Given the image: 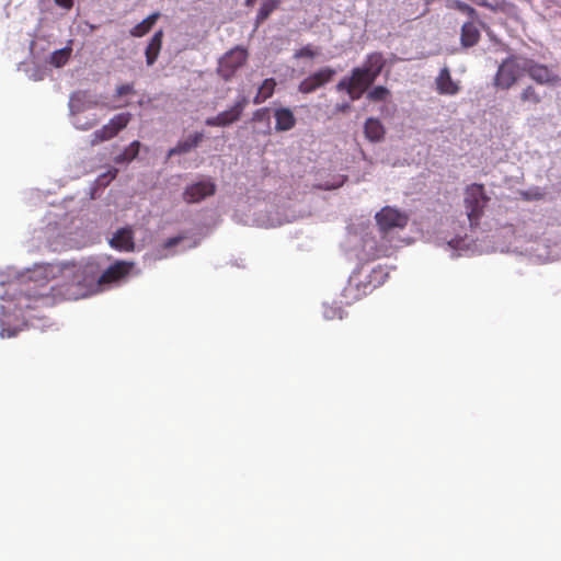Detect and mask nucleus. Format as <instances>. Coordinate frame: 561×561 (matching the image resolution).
Instances as JSON below:
<instances>
[{
  "instance_id": "1",
  "label": "nucleus",
  "mask_w": 561,
  "mask_h": 561,
  "mask_svg": "<svg viewBox=\"0 0 561 561\" xmlns=\"http://www.w3.org/2000/svg\"><path fill=\"white\" fill-rule=\"evenodd\" d=\"M134 264L118 261L100 274L93 261L87 263H65L35 265L28 271L27 282H10L7 291L0 296V336L12 337L18 328L11 327L12 320L27 319L24 309L48 306L51 298L77 300L93 293L104 290L125 277Z\"/></svg>"
},
{
  "instance_id": "2",
  "label": "nucleus",
  "mask_w": 561,
  "mask_h": 561,
  "mask_svg": "<svg viewBox=\"0 0 561 561\" xmlns=\"http://www.w3.org/2000/svg\"><path fill=\"white\" fill-rule=\"evenodd\" d=\"M405 244L404 239L385 238L382 233L378 236L370 227H360L358 230L350 231L344 243V251L350 260L358 262H368L383 256H390L392 253Z\"/></svg>"
},
{
  "instance_id": "3",
  "label": "nucleus",
  "mask_w": 561,
  "mask_h": 561,
  "mask_svg": "<svg viewBox=\"0 0 561 561\" xmlns=\"http://www.w3.org/2000/svg\"><path fill=\"white\" fill-rule=\"evenodd\" d=\"M99 104L94 95L87 91H77L69 99V112L72 125L80 130H88L96 125L99 116L91 114L88 119H83V114L91 112Z\"/></svg>"
},
{
  "instance_id": "4",
  "label": "nucleus",
  "mask_w": 561,
  "mask_h": 561,
  "mask_svg": "<svg viewBox=\"0 0 561 561\" xmlns=\"http://www.w3.org/2000/svg\"><path fill=\"white\" fill-rule=\"evenodd\" d=\"M375 218L379 227V233H382L385 238L392 239L393 242L401 239L397 236L398 230L403 229L409 221L408 214L390 206H385L375 215Z\"/></svg>"
},
{
  "instance_id": "5",
  "label": "nucleus",
  "mask_w": 561,
  "mask_h": 561,
  "mask_svg": "<svg viewBox=\"0 0 561 561\" xmlns=\"http://www.w3.org/2000/svg\"><path fill=\"white\" fill-rule=\"evenodd\" d=\"M527 58L523 56H511L502 61L495 75L494 84L496 88L507 90L526 72Z\"/></svg>"
},
{
  "instance_id": "6",
  "label": "nucleus",
  "mask_w": 561,
  "mask_h": 561,
  "mask_svg": "<svg viewBox=\"0 0 561 561\" xmlns=\"http://www.w3.org/2000/svg\"><path fill=\"white\" fill-rule=\"evenodd\" d=\"M486 201L488 198L482 185L472 184L467 187L463 202L467 211V218L471 227L476 225L480 218Z\"/></svg>"
},
{
  "instance_id": "7",
  "label": "nucleus",
  "mask_w": 561,
  "mask_h": 561,
  "mask_svg": "<svg viewBox=\"0 0 561 561\" xmlns=\"http://www.w3.org/2000/svg\"><path fill=\"white\" fill-rule=\"evenodd\" d=\"M131 119V114L119 113L115 115L110 122L102 128L95 130L91 135V145L95 146L100 142L114 138L121 130H123Z\"/></svg>"
},
{
  "instance_id": "8",
  "label": "nucleus",
  "mask_w": 561,
  "mask_h": 561,
  "mask_svg": "<svg viewBox=\"0 0 561 561\" xmlns=\"http://www.w3.org/2000/svg\"><path fill=\"white\" fill-rule=\"evenodd\" d=\"M248 98L240 94L233 106L227 111L219 113L217 116L208 117L205 123L208 126H228L238 121L248 105Z\"/></svg>"
},
{
  "instance_id": "9",
  "label": "nucleus",
  "mask_w": 561,
  "mask_h": 561,
  "mask_svg": "<svg viewBox=\"0 0 561 561\" xmlns=\"http://www.w3.org/2000/svg\"><path fill=\"white\" fill-rule=\"evenodd\" d=\"M247 50L241 47H236L228 51L219 60V72L225 79H229L233 72L240 68L247 60Z\"/></svg>"
},
{
  "instance_id": "10",
  "label": "nucleus",
  "mask_w": 561,
  "mask_h": 561,
  "mask_svg": "<svg viewBox=\"0 0 561 561\" xmlns=\"http://www.w3.org/2000/svg\"><path fill=\"white\" fill-rule=\"evenodd\" d=\"M526 72L534 81L542 85H554L560 80L558 73H556L548 66L538 64L535 60L528 58Z\"/></svg>"
},
{
  "instance_id": "11",
  "label": "nucleus",
  "mask_w": 561,
  "mask_h": 561,
  "mask_svg": "<svg viewBox=\"0 0 561 561\" xmlns=\"http://www.w3.org/2000/svg\"><path fill=\"white\" fill-rule=\"evenodd\" d=\"M216 185L209 179H203L187 186L183 193V198L187 203H198L207 196L214 195Z\"/></svg>"
},
{
  "instance_id": "12",
  "label": "nucleus",
  "mask_w": 561,
  "mask_h": 561,
  "mask_svg": "<svg viewBox=\"0 0 561 561\" xmlns=\"http://www.w3.org/2000/svg\"><path fill=\"white\" fill-rule=\"evenodd\" d=\"M335 75V70L325 67L309 76L305 80H302L298 87L299 92L308 94L316 91L318 88L322 87L327 82H329L333 76Z\"/></svg>"
},
{
  "instance_id": "13",
  "label": "nucleus",
  "mask_w": 561,
  "mask_h": 561,
  "mask_svg": "<svg viewBox=\"0 0 561 561\" xmlns=\"http://www.w3.org/2000/svg\"><path fill=\"white\" fill-rule=\"evenodd\" d=\"M186 240L183 236H178L168 239L162 245L157 247L150 253L145 255L146 262H157L163 259H168L176 253L173 249L180 244H183Z\"/></svg>"
},
{
  "instance_id": "14",
  "label": "nucleus",
  "mask_w": 561,
  "mask_h": 561,
  "mask_svg": "<svg viewBox=\"0 0 561 561\" xmlns=\"http://www.w3.org/2000/svg\"><path fill=\"white\" fill-rule=\"evenodd\" d=\"M435 82L436 89L440 94L455 95L459 91L458 83L453 80L447 67L439 71Z\"/></svg>"
},
{
  "instance_id": "15",
  "label": "nucleus",
  "mask_w": 561,
  "mask_h": 561,
  "mask_svg": "<svg viewBox=\"0 0 561 561\" xmlns=\"http://www.w3.org/2000/svg\"><path fill=\"white\" fill-rule=\"evenodd\" d=\"M110 244L112 248L119 251H133L135 244L131 229H118L111 238Z\"/></svg>"
},
{
  "instance_id": "16",
  "label": "nucleus",
  "mask_w": 561,
  "mask_h": 561,
  "mask_svg": "<svg viewBox=\"0 0 561 561\" xmlns=\"http://www.w3.org/2000/svg\"><path fill=\"white\" fill-rule=\"evenodd\" d=\"M275 130L287 131L295 127L296 117L293 111L288 107H278L274 111Z\"/></svg>"
},
{
  "instance_id": "17",
  "label": "nucleus",
  "mask_w": 561,
  "mask_h": 561,
  "mask_svg": "<svg viewBox=\"0 0 561 561\" xmlns=\"http://www.w3.org/2000/svg\"><path fill=\"white\" fill-rule=\"evenodd\" d=\"M204 138L203 133H194L190 136H187L185 139L180 140L178 145L173 148H171L168 152V157H172L175 154H183L192 151L194 148H196L201 141Z\"/></svg>"
},
{
  "instance_id": "18",
  "label": "nucleus",
  "mask_w": 561,
  "mask_h": 561,
  "mask_svg": "<svg viewBox=\"0 0 561 561\" xmlns=\"http://www.w3.org/2000/svg\"><path fill=\"white\" fill-rule=\"evenodd\" d=\"M162 38H163L162 30L157 31L150 38V41L146 47V50H145L146 64L148 66H152L156 62V60L160 54L161 47H162Z\"/></svg>"
},
{
  "instance_id": "19",
  "label": "nucleus",
  "mask_w": 561,
  "mask_h": 561,
  "mask_svg": "<svg viewBox=\"0 0 561 561\" xmlns=\"http://www.w3.org/2000/svg\"><path fill=\"white\" fill-rule=\"evenodd\" d=\"M385 65V60L382 56L378 53H373L367 56L366 61L362 66V69L368 73V77L370 80H376L377 77L380 75L382 68Z\"/></svg>"
},
{
  "instance_id": "20",
  "label": "nucleus",
  "mask_w": 561,
  "mask_h": 561,
  "mask_svg": "<svg viewBox=\"0 0 561 561\" xmlns=\"http://www.w3.org/2000/svg\"><path fill=\"white\" fill-rule=\"evenodd\" d=\"M476 21H468L461 27V44L465 47H471L479 42L480 32L476 26Z\"/></svg>"
},
{
  "instance_id": "21",
  "label": "nucleus",
  "mask_w": 561,
  "mask_h": 561,
  "mask_svg": "<svg viewBox=\"0 0 561 561\" xmlns=\"http://www.w3.org/2000/svg\"><path fill=\"white\" fill-rule=\"evenodd\" d=\"M364 133L368 140L378 142L385 136V128L379 119L370 117L365 122Z\"/></svg>"
},
{
  "instance_id": "22",
  "label": "nucleus",
  "mask_w": 561,
  "mask_h": 561,
  "mask_svg": "<svg viewBox=\"0 0 561 561\" xmlns=\"http://www.w3.org/2000/svg\"><path fill=\"white\" fill-rule=\"evenodd\" d=\"M442 245H444L447 251H450L451 256H455L456 252L458 255H461L462 252L469 250V240L467 236L465 238L455 236L450 239L445 238Z\"/></svg>"
},
{
  "instance_id": "23",
  "label": "nucleus",
  "mask_w": 561,
  "mask_h": 561,
  "mask_svg": "<svg viewBox=\"0 0 561 561\" xmlns=\"http://www.w3.org/2000/svg\"><path fill=\"white\" fill-rule=\"evenodd\" d=\"M71 44H72V41H69L68 44L60 48V49H57L55 50L54 53H51L50 55V58H49V62L56 67V68H60L62 66H65L70 56H71V53H72V47H71Z\"/></svg>"
},
{
  "instance_id": "24",
  "label": "nucleus",
  "mask_w": 561,
  "mask_h": 561,
  "mask_svg": "<svg viewBox=\"0 0 561 561\" xmlns=\"http://www.w3.org/2000/svg\"><path fill=\"white\" fill-rule=\"evenodd\" d=\"M159 16H160L159 12H154V13L150 14L149 16H147L140 23L136 24L130 30V35L134 36V37H141V36H144L145 34H147L151 30V27L154 25V23L157 22Z\"/></svg>"
},
{
  "instance_id": "25",
  "label": "nucleus",
  "mask_w": 561,
  "mask_h": 561,
  "mask_svg": "<svg viewBox=\"0 0 561 561\" xmlns=\"http://www.w3.org/2000/svg\"><path fill=\"white\" fill-rule=\"evenodd\" d=\"M276 82L274 79H265L259 87L257 92L253 99L254 104H261L270 99L275 90Z\"/></svg>"
},
{
  "instance_id": "26",
  "label": "nucleus",
  "mask_w": 561,
  "mask_h": 561,
  "mask_svg": "<svg viewBox=\"0 0 561 561\" xmlns=\"http://www.w3.org/2000/svg\"><path fill=\"white\" fill-rule=\"evenodd\" d=\"M280 2L282 0H263L256 15V24L264 22L279 7Z\"/></svg>"
},
{
  "instance_id": "27",
  "label": "nucleus",
  "mask_w": 561,
  "mask_h": 561,
  "mask_svg": "<svg viewBox=\"0 0 561 561\" xmlns=\"http://www.w3.org/2000/svg\"><path fill=\"white\" fill-rule=\"evenodd\" d=\"M352 83L357 85L362 89H368L373 83L374 80H370L368 77V73H366L362 67H356L352 70Z\"/></svg>"
},
{
  "instance_id": "28",
  "label": "nucleus",
  "mask_w": 561,
  "mask_h": 561,
  "mask_svg": "<svg viewBox=\"0 0 561 561\" xmlns=\"http://www.w3.org/2000/svg\"><path fill=\"white\" fill-rule=\"evenodd\" d=\"M140 142L139 141H133L123 153L116 157V162H130L133 159H135L139 152Z\"/></svg>"
},
{
  "instance_id": "29",
  "label": "nucleus",
  "mask_w": 561,
  "mask_h": 561,
  "mask_svg": "<svg viewBox=\"0 0 561 561\" xmlns=\"http://www.w3.org/2000/svg\"><path fill=\"white\" fill-rule=\"evenodd\" d=\"M451 8L466 14L469 18V21H471V20L478 21V19H479V15H478V12L476 11V9L460 0H454L451 2Z\"/></svg>"
},
{
  "instance_id": "30",
  "label": "nucleus",
  "mask_w": 561,
  "mask_h": 561,
  "mask_svg": "<svg viewBox=\"0 0 561 561\" xmlns=\"http://www.w3.org/2000/svg\"><path fill=\"white\" fill-rule=\"evenodd\" d=\"M520 100L523 102H528V103H531V104H535V105L539 104L541 102V98H540L539 93L531 85L526 87L522 91Z\"/></svg>"
},
{
  "instance_id": "31",
  "label": "nucleus",
  "mask_w": 561,
  "mask_h": 561,
  "mask_svg": "<svg viewBox=\"0 0 561 561\" xmlns=\"http://www.w3.org/2000/svg\"><path fill=\"white\" fill-rule=\"evenodd\" d=\"M253 121L255 122H266V131L265 134L271 133L270 126V110L267 107L259 108L253 114Z\"/></svg>"
},
{
  "instance_id": "32",
  "label": "nucleus",
  "mask_w": 561,
  "mask_h": 561,
  "mask_svg": "<svg viewBox=\"0 0 561 561\" xmlns=\"http://www.w3.org/2000/svg\"><path fill=\"white\" fill-rule=\"evenodd\" d=\"M389 94V90L382 85L375 87L368 94L367 98L371 101H383Z\"/></svg>"
},
{
  "instance_id": "33",
  "label": "nucleus",
  "mask_w": 561,
  "mask_h": 561,
  "mask_svg": "<svg viewBox=\"0 0 561 561\" xmlns=\"http://www.w3.org/2000/svg\"><path fill=\"white\" fill-rule=\"evenodd\" d=\"M323 317L325 319H334V318H339V319H342L343 318V314H342V309L339 308V307H329V306H323Z\"/></svg>"
},
{
  "instance_id": "34",
  "label": "nucleus",
  "mask_w": 561,
  "mask_h": 561,
  "mask_svg": "<svg viewBox=\"0 0 561 561\" xmlns=\"http://www.w3.org/2000/svg\"><path fill=\"white\" fill-rule=\"evenodd\" d=\"M387 276H388V273H383V270L381 267H378L377 270L373 271L370 282L375 283V286L381 285L385 282Z\"/></svg>"
},
{
  "instance_id": "35",
  "label": "nucleus",
  "mask_w": 561,
  "mask_h": 561,
  "mask_svg": "<svg viewBox=\"0 0 561 561\" xmlns=\"http://www.w3.org/2000/svg\"><path fill=\"white\" fill-rule=\"evenodd\" d=\"M522 195L527 201H537L543 197V193L539 188L528 190L523 192Z\"/></svg>"
},
{
  "instance_id": "36",
  "label": "nucleus",
  "mask_w": 561,
  "mask_h": 561,
  "mask_svg": "<svg viewBox=\"0 0 561 561\" xmlns=\"http://www.w3.org/2000/svg\"><path fill=\"white\" fill-rule=\"evenodd\" d=\"M135 93L134 85L130 83L122 84L116 88V96L122 98Z\"/></svg>"
},
{
  "instance_id": "37",
  "label": "nucleus",
  "mask_w": 561,
  "mask_h": 561,
  "mask_svg": "<svg viewBox=\"0 0 561 561\" xmlns=\"http://www.w3.org/2000/svg\"><path fill=\"white\" fill-rule=\"evenodd\" d=\"M365 91H366V89H362L355 84H352L351 88L348 89L347 94L350 95L352 101H356V100L360 99V96L364 94Z\"/></svg>"
},
{
  "instance_id": "38",
  "label": "nucleus",
  "mask_w": 561,
  "mask_h": 561,
  "mask_svg": "<svg viewBox=\"0 0 561 561\" xmlns=\"http://www.w3.org/2000/svg\"><path fill=\"white\" fill-rule=\"evenodd\" d=\"M314 56H316V53L309 46L302 47L301 49H299L295 53V58H302V57L312 58Z\"/></svg>"
},
{
  "instance_id": "39",
  "label": "nucleus",
  "mask_w": 561,
  "mask_h": 561,
  "mask_svg": "<svg viewBox=\"0 0 561 561\" xmlns=\"http://www.w3.org/2000/svg\"><path fill=\"white\" fill-rule=\"evenodd\" d=\"M352 78L351 77H344L342 80H340V82L336 84V90L337 91H346L348 92V89L351 88L352 85Z\"/></svg>"
},
{
  "instance_id": "40",
  "label": "nucleus",
  "mask_w": 561,
  "mask_h": 561,
  "mask_svg": "<svg viewBox=\"0 0 561 561\" xmlns=\"http://www.w3.org/2000/svg\"><path fill=\"white\" fill-rule=\"evenodd\" d=\"M116 170H114L113 172H108V174H102L100 178H99V183L100 184H107L111 180H113L116 175Z\"/></svg>"
},
{
  "instance_id": "41",
  "label": "nucleus",
  "mask_w": 561,
  "mask_h": 561,
  "mask_svg": "<svg viewBox=\"0 0 561 561\" xmlns=\"http://www.w3.org/2000/svg\"><path fill=\"white\" fill-rule=\"evenodd\" d=\"M55 3L66 10H69L73 4V0H55Z\"/></svg>"
},
{
  "instance_id": "42",
  "label": "nucleus",
  "mask_w": 561,
  "mask_h": 561,
  "mask_svg": "<svg viewBox=\"0 0 561 561\" xmlns=\"http://www.w3.org/2000/svg\"><path fill=\"white\" fill-rule=\"evenodd\" d=\"M350 108H351V105L347 102L339 103L335 105V111L341 112V113H346L350 111Z\"/></svg>"
},
{
  "instance_id": "43",
  "label": "nucleus",
  "mask_w": 561,
  "mask_h": 561,
  "mask_svg": "<svg viewBox=\"0 0 561 561\" xmlns=\"http://www.w3.org/2000/svg\"><path fill=\"white\" fill-rule=\"evenodd\" d=\"M195 245H196V242H194V243H190V244H185V245H183V247H182V250L184 251V250L190 249V248H193V247H195Z\"/></svg>"
},
{
  "instance_id": "44",
  "label": "nucleus",
  "mask_w": 561,
  "mask_h": 561,
  "mask_svg": "<svg viewBox=\"0 0 561 561\" xmlns=\"http://www.w3.org/2000/svg\"><path fill=\"white\" fill-rule=\"evenodd\" d=\"M253 3H254V0H245V4H247L248 7L253 5Z\"/></svg>"
},
{
  "instance_id": "45",
  "label": "nucleus",
  "mask_w": 561,
  "mask_h": 561,
  "mask_svg": "<svg viewBox=\"0 0 561 561\" xmlns=\"http://www.w3.org/2000/svg\"><path fill=\"white\" fill-rule=\"evenodd\" d=\"M37 321H38V320H32L31 325H32L33 328H38L39 325L36 323Z\"/></svg>"
},
{
  "instance_id": "46",
  "label": "nucleus",
  "mask_w": 561,
  "mask_h": 561,
  "mask_svg": "<svg viewBox=\"0 0 561 561\" xmlns=\"http://www.w3.org/2000/svg\"><path fill=\"white\" fill-rule=\"evenodd\" d=\"M91 114H93V113L92 112L84 113L83 114V119H88Z\"/></svg>"
}]
</instances>
